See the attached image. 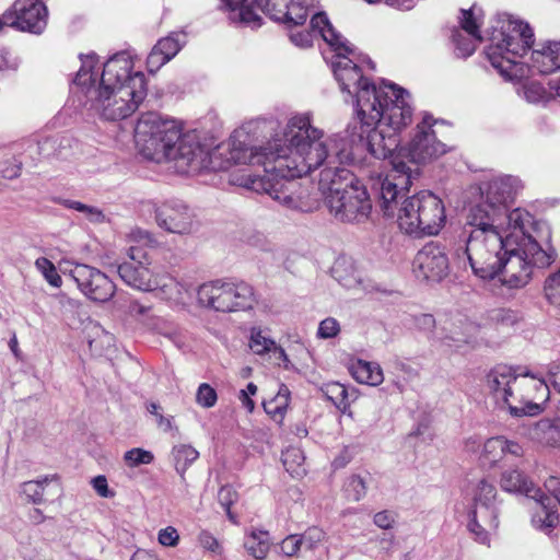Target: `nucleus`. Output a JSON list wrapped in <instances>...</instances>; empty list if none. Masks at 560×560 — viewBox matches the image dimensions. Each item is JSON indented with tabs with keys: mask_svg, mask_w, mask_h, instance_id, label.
<instances>
[{
	"mask_svg": "<svg viewBox=\"0 0 560 560\" xmlns=\"http://www.w3.org/2000/svg\"><path fill=\"white\" fill-rule=\"evenodd\" d=\"M311 112L291 115L281 131L272 132L265 150L245 151L244 159L264 163V175H248L244 186L268 194L289 210L310 211V191L295 178L320 167L326 160L341 165H359L365 153L378 160L390 158L398 148V137L383 127H363L362 121L349 126L345 136H326L313 124Z\"/></svg>",
	"mask_w": 560,
	"mask_h": 560,
	"instance_id": "f257e3e1",
	"label": "nucleus"
},
{
	"mask_svg": "<svg viewBox=\"0 0 560 560\" xmlns=\"http://www.w3.org/2000/svg\"><path fill=\"white\" fill-rule=\"evenodd\" d=\"M277 129V121L255 118L235 130L228 144L211 148L198 131L182 132L175 120L163 119L158 114L142 115L135 128V142L140 154L150 161L173 162L178 173L189 174L203 170L223 171L232 164L258 165L262 162L244 159L245 151H262L266 142L257 145L253 141L269 139Z\"/></svg>",
	"mask_w": 560,
	"mask_h": 560,
	"instance_id": "f03ea898",
	"label": "nucleus"
},
{
	"mask_svg": "<svg viewBox=\"0 0 560 560\" xmlns=\"http://www.w3.org/2000/svg\"><path fill=\"white\" fill-rule=\"evenodd\" d=\"M81 67L73 80L88 110L105 120L129 117L147 95L144 74L133 70V57L121 51L100 65L95 54L81 55Z\"/></svg>",
	"mask_w": 560,
	"mask_h": 560,
	"instance_id": "7ed1b4c3",
	"label": "nucleus"
},
{
	"mask_svg": "<svg viewBox=\"0 0 560 560\" xmlns=\"http://www.w3.org/2000/svg\"><path fill=\"white\" fill-rule=\"evenodd\" d=\"M392 173L381 182L380 207L385 217L396 218L405 233L436 235L445 224L443 201L430 191H420L405 198L412 179L419 175L399 156L390 161Z\"/></svg>",
	"mask_w": 560,
	"mask_h": 560,
	"instance_id": "20e7f679",
	"label": "nucleus"
},
{
	"mask_svg": "<svg viewBox=\"0 0 560 560\" xmlns=\"http://www.w3.org/2000/svg\"><path fill=\"white\" fill-rule=\"evenodd\" d=\"M487 385L493 398L505 405L513 417L539 415L550 394L545 380L509 365L492 369Z\"/></svg>",
	"mask_w": 560,
	"mask_h": 560,
	"instance_id": "39448f33",
	"label": "nucleus"
},
{
	"mask_svg": "<svg viewBox=\"0 0 560 560\" xmlns=\"http://www.w3.org/2000/svg\"><path fill=\"white\" fill-rule=\"evenodd\" d=\"M521 179L512 175L494 176L479 186V200L471 205L466 215L467 225L494 223L517 228H532L533 217L524 209L508 211L522 189Z\"/></svg>",
	"mask_w": 560,
	"mask_h": 560,
	"instance_id": "423d86ee",
	"label": "nucleus"
},
{
	"mask_svg": "<svg viewBox=\"0 0 560 560\" xmlns=\"http://www.w3.org/2000/svg\"><path fill=\"white\" fill-rule=\"evenodd\" d=\"M327 165L319 174V189L325 197L329 212L340 222L360 223L371 214L372 202L366 187L347 167L326 160Z\"/></svg>",
	"mask_w": 560,
	"mask_h": 560,
	"instance_id": "0eeeda50",
	"label": "nucleus"
},
{
	"mask_svg": "<svg viewBox=\"0 0 560 560\" xmlns=\"http://www.w3.org/2000/svg\"><path fill=\"white\" fill-rule=\"evenodd\" d=\"M410 94L393 83L361 90L358 98V119L363 127L380 126L397 135L412 121Z\"/></svg>",
	"mask_w": 560,
	"mask_h": 560,
	"instance_id": "6e6552de",
	"label": "nucleus"
},
{
	"mask_svg": "<svg viewBox=\"0 0 560 560\" xmlns=\"http://www.w3.org/2000/svg\"><path fill=\"white\" fill-rule=\"evenodd\" d=\"M533 42L534 33L527 23L506 16L499 20L493 27L486 56L504 80L521 81L528 71V67L521 59Z\"/></svg>",
	"mask_w": 560,
	"mask_h": 560,
	"instance_id": "1a4fd4ad",
	"label": "nucleus"
},
{
	"mask_svg": "<svg viewBox=\"0 0 560 560\" xmlns=\"http://www.w3.org/2000/svg\"><path fill=\"white\" fill-rule=\"evenodd\" d=\"M313 26L319 28L322 38L332 48L335 55L331 69L342 93L351 100L355 98V113L358 114V98L361 90L377 88L364 74L365 69L374 70L373 61L353 50L348 42L332 27L326 13L317 12L312 16Z\"/></svg>",
	"mask_w": 560,
	"mask_h": 560,
	"instance_id": "9d476101",
	"label": "nucleus"
},
{
	"mask_svg": "<svg viewBox=\"0 0 560 560\" xmlns=\"http://www.w3.org/2000/svg\"><path fill=\"white\" fill-rule=\"evenodd\" d=\"M532 228H514L506 241V253L499 276L509 289H521L528 284L533 270L546 268L556 259V250L548 244L540 246L529 233Z\"/></svg>",
	"mask_w": 560,
	"mask_h": 560,
	"instance_id": "9b49d317",
	"label": "nucleus"
},
{
	"mask_svg": "<svg viewBox=\"0 0 560 560\" xmlns=\"http://www.w3.org/2000/svg\"><path fill=\"white\" fill-rule=\"evenodd\" d=\"M488 224L468 225L471 230L465 249L474 275L481 280L499 276L506 253V236L513 232V226Z\"/></svg>",
	"mask_w": 560,
	"mask_h": 560,
	"instance_id": "f8f14e48",
	"label": "nucleus"
},
{
	"mask_svg": "<svg viewBox=\"0 0 560 560\" xmlns=\"http://www.w3.org/2000/svg\"><path fill=\"white\" fill-rule=\"evenodd\" d=\"M198 303L217 312H243L254 308L257 299L254 289L245 282L222 280L201 284L197 290Z\"/></svg>",
	"mask_w": 560,
	"mask_h": 560,
	"instance_id": "ddd939ff",
	"label": "nucleus"
},
{
	"mask_svg": "<svg viewBox=\"0 0 560 560\" xmlns=\"http://www.w3.org/2000/svg\"><path fill=\"white\" fill-rule=\"evenodd\" d=\"M436 120L424 114L422 120L416 126L410 141L401 151L416 165H424L444 155L448 149L438 140L433 126Z\"/></svg>",
	"mask_w": 560,
	"mask_h": 560,
	"instance_id": "4468645a",
	"label": "nucleus"
},
{
	"mask_svg": "<svg viewBox=\"0 0 560 560\" xmlns=\"http://www.w3.org/2000/svg\"><path fill=\"white\" fill-rule=\"evenodd\" d=\"M130 261L118 266L121 280L132 289L151 292L158 289L161 273L155 271L147 253L137 246L128 249Z\"/></svg>",
	"mask_w": 560,
	"mask_h": 560,
	"instance_id": "2eb2a0df",
	"label": "nucleus"
},
{
	"mask_svg": "<svg viewBox=\"0 0 560 560\" xmlns=\"http://www.w3.org/2000/svg\"><path fill=\"white\" fill-rule=\"evenodd\" d=\"M317 0H253L275 22L283 23L288 28L302 26L314 11Z\"/></svg>",
	"mask_w": 560,
	"mask_h": 560,
	"instance_id": "dca6fc26",
	"label": "nucleus"
},
{
	"mask_svg": "<svg viewBox=\"0 0 560 560\" xmlns=\"http://www.w3.org/2000/svg\"><path fill=\"white\" fill-rule=\"evenodd\" d=\"M155 220L170 233L187 235L198 230L194 211L180 200H167L155 207Z\"/></svg>",
	"mask_w": 560,
	"mask_h": 560,
	"instance_id": "f3484780",
	"label": "nucleus"
},
{
	"mask_svg": "<svg viewBox=\"0 0 560 560\" xmlns=\"http://www.w3.org/2000/svg\"><path fill=\"white\" fill-rule=\"evenodd\" d=\"M4 24L23 32L40 34L47 25V8L38 0H15L4 13Z\"/></svg>",
	"mask_w": 560,
	"mask_h": 560,
	"instance_id": "a211bd4d",
	"label": "nucleus"
},
{
	"mask_svg": "<svg viewBox=\"0 0 560 560\" xmlns=\"http://www.w3.org/2000/svg\"><path fill=\"white\" fill-rule=\"evenodd\" d=\"M70 276L77 283L80 291L89 299L96 302H106L115 293L114 282L101 270L84 265L77 264L71 270Z\"/></svg>",
	"mask_w": 560,
	"mask_h": 560,
	"instance_id": "6ab92c4d",
	"label": "nucleus"
},
{
	"mask_svg": "<svg viewBox=\"0 0 560 560\" xmlns=\"http://www.w3.org/2000/svg\"><path fill=\"white\" fill-rule=\"evenodd\" d=\"M448 269V258L444 248L434 242L425 244L412 262L415 276L423 280L440 281L447 276Z\"/></svg>",
	"mask_w": 560,
	"mask_h": 560,
	"instance_id": "aec40b11",
	"label": "nucleus"
},
{
	"mask_svg": "<svg viewBox=\"0 0 560 560\" xmlns=\"http://www.w3.org/2000/svg\"><path fill=\"white\" fill-rule=\"evenodd\" d=\"M459 23L468 37H464L458 31H456L453 34V42L456 46L457 56L466 58L475 51L476 43L481 40L479 32L481 10L476 5H472L468 10H462Z\"/></svg>",
	"mask_w": 560,
	"mask_h": 560,
	"instance_id": "412c9836",
	"label": "nucleus"
},
{
	"mask_svg": "<svg viewBox=\"0 0 560 560\" xmlns=\"http://www.w3.org/2000/svg\"><path fill=\"white\" fill-rule=\"evenodd\" d=\"M524 455L525 447L521 443L504 435H497L483 442L479 458L483 464L493 466L502 460L521 458Z\"/></svg>",
	"mask_w": 560,
	"mask_h": 560,
	"instance_id": "4be33fe9",
	"label": "nucleus"
},
{
	"mask_svg": "<svg viewBox=\"0 0 560 560\" xmlns=\"http://www.w3.org/2000/svg\"><path fill=\"white\" fill-rule=\"evenodd\" d=\"M499 526L495 505L474 504L468 529L477 542L489 546L490 536Z\"/></svg>",
	"mask_w": 560,
	"mask_h": 560,
	"instance_id": "5701e85b",
	"label": "nucleus"
},
{
	"mask_svg": "<svg viewBox=\"0 0 560 560\" xmlns=\"http://www.w3.org/2000/svg\"><path fill=\"white\" fill-rule=\"evenodd\" d=\"M521 435L542 446H560V418L540 419L534 423L523 425Z\"/></svg>",
	"mask_w": 560,
	"mask_h": 560,
	"instance_id": "b1692460",
	"label": "nucleus"
},
{
	"mask_svg": "<svg viewBox=\"0 0 560 560\" xmlns=\"http://www.w3.org/2000/svg\"><path fill=\"white\" fill-rule=\"evenodd\" d=\"M186 43L184 33H172L161 38L152 48L147 58V67L151 73L156 72L162 66L174 58Z\"/></svg>",
	"mask_w": 560,
	"mask_h": 560,
	"instance_id": "393cba45",
	"label": "nucleus"
},
{
	"mask_svg": "<svg viewBox=\"0 0 560 560\" xmlns=\"http://www.w3.org/2000/svg\"><path fill=\"white\" fill-rule=\"evenodd\" d=\"M530 68L541 74L560 70V42L548 40L532 51Z\"/></svg>",
	"mask_w": 560,
	"mask_h": 560,
	"instance_id": "a878e982",
	"label": "nucleus"
},
{
	"mask_svg": "<svg viewBox=\"0 0 560 560\" xmlns=\"http://www.w3.org/2000/svg\"><path fill=\"white\" fill-rule=\"evenodd\" d=\"M474 331L475 326L472 323L468 322L466 318L456 316L445 319L441 328L433 332V337L438 340L444 342L452 341L456 346H459L460 343L468 342Z\"/></svg>",
	"mask_w": 560,
	"mask_h": 560,
	"instance_id": "bb28decb",
	"label": "nucleus"
},
{
	"mask_svg": "<svg viewBox=\"0 0 560 560\" xmlns=\"http://www.w3.org/2000/svg\"><path fill=\"white\" fill-rule=\"evenodd\" d=\"M533 500L535 502L532 515L533 526L538 530L550 534L560 524L557 510L549 505L550 499L541 491L536 495V499Z\"/></svg>",
	"mask_w": 560,
	"mask_h": 560,
	"instance_id": "cd10ccee",
	"label": "nucleus"
},
{
	"mask_svg": "<svg viewBox=\"0 0 560 560\" xmlns=\"http://www.w3.org/2000/svg\"><path fill=\"white\" fill-rule=\"evenodd\" d=\"M161 299L173 306L186 307L190 301L189 285L179 282L170 275L161 273L160 283L155 290Z\"/></svg>",
	"mask_w": 560,
	"mask_h": 560,
	"instance_id": "c85d7f7f",
	"label": "nucleus"
},
{
	"mask_svg": "<svg viewBox=\"0 0 560 560\" xmlns=\"http://www.w3.org/2000/svg\"><path fill=\"white\" fill-rule=\"evenodd\" d=\"M348 369L352 377L360 384L378 386L384 382L383 369L377 362L354 359L350 361Z\"/></svg>",
	"mask_w": 560,
	"mask_h": 560,
	"instance_id": "c756f323",
	"label": "nucleus"
},
{
	"mask_svg": "<svg viewBox=\"0 0 560 560\" xmlns=\"http://www.w3.org/2000/svg\"><path fill=\"white\" fill-rule=\"evenodd\" d=\"M500 483L504 491L522 493L530 499H536L541 491L518 469L505 470L501 476Z\"/></svg>",
	"mask_w": 560,
	"mask_h": 560,
	"instance_id": "7c9ffc66",
	"label": "nucleus"
},
{
	"mask_svg": "<svg viewBox=\"0 0 560 560\" xmlns=\"http://www.w3.org/2000/svg\"><path fill=\"white\" fill-rule=\"evenodd\" d=\"M324 395L330 400L342 413L351 416L350 405L357 399L354 389H348L343 384L330 382L322 388Z\"/></svg>",
	"mask_w": 560,
	"mask_h": 560,
	"instance_id": "2f4dec72",
	"label": "nucleus"
},
{
	"mask_svg": "<svg viewBox=\"0 0 560 560\" xmlns=\"http://www.w3.org/2000/svg\"><path fill=\"white\" fill-rule=\"evenodd\" d=\"M171 456L176 472L185 483L186 471L199 458V452L190 444H176L172 447Z\"/></svg>",
	"mask_w": 560,
	"mask_h": 560,
	"instance_id": "473e14b6",
	"label": "nucleus"
},
{
	"mask_svg": "<svg viewBox=\"0 0 560 560\" xmlns=\"http://www.w3.org/2000/svg\"><path fill=\"white\" fill-rule=\"evenodd\" d=\"M244 548L257 560L265 559L270 549L269 533L261 529H250L245 534Z\"/></svg>",
	"mask_w": 560,
	"mask_h": 560,
	"instance_id": "72a5a7b5",
	"label": "nucleus"
},
{
	"mask_svg": "<svg viewBox=\"0 0 560 560\" xmlns=\"http://www.w3.org/2000/svg\"><path fill=\"white\" fill-rule=\"evenodd\" d=\"M226 1L231 10L230 19L232 21L240 22L241 24L252 28H256L261 25V18L252 5L247 4V0Z\"/></svg>",
	"mask_w": 560,
	"mask_h": 560,
	"instance_id": "f704fd0d",
	"label": "nucleus"
},
{
	"mask_svg": "<svg viewBox=\"0 0 560 560\" xmlns=\"http://www.w3.org/2000/svg\"><path fill=\"white\" fill-rule=\"evenodd\" d=\"M291 393L289 388L281 384L278 393L269 400L262 402L266 413L277 423L281 424L284 420Z\"/></svg>",
	"mask_w": 560,
	"mask_h": 560,
	"instance_id": "c9c22d12",
	"label": "nucleus"
},
{
	"mask_svg": "<svg viewBox=\"0 0 560 560\" xmlns=\"http://www.w3.org/2000/svg\"><path fill=\"white\" fill-rule=\"evenodd\" d=\"M282 463L285 470L294 478H301L306 474L305 456L298 447H288L282 453Z\"/></svg>",
	"mask_w": 560,
	"mask_h": 560,
	"instance_id": "e433bc0d",
	"label": "nucleus"
},
{
	"mask_svg": "<svg viewBox=\"0 0 560 560\" xmlns=\"http://www.w3.org/2000/svg\"><path fill=\"white\" fill-rule=\"evenodd\" d=\"M528 103H545L550 97V92L538 81L526 79L517 91Z\"/></svg>",
	"mask_w": 560,
	"mask_h": 560,
	"instance_id": "4c0bfd02",
	"label": "nucleus"
},
{
	"mask_svg": "<svg viewBox=\"0 0 560 560\" xmlns=\"http://www.w3.org/2000/svg\"><path fill=\"white\" fill-rule=\"evenodd\" d=\"M304 552H314L327 541L326 532L317 526H311L299 535Z\"/></svg>",
	"mask_w": 560,
	"mask_h": 560,
	"instance_id": "58836bf2",
	"label": "nucleus"
},
{
	"mask_svg": "<svg viewBox=\"0 0 560 560\" xmlns=\"http://www.w3.org/2000/svg\"><path fill=\"white\" fill-rule=\"evenodd\" d=\"M66 147H70V139L59 136L49 137L37 142V152L43 158L61 156Z\"/></svg>",
	"mask_w": 560,
	"mask_h": 560,
	"instance_id": "ea45409f",
	"label": "nucleus"
},
{
	"mask_svg": "<svg viewBox=\"0 0 560 560\" xmlns=\"http://www.w3.org/2000/svg\"><path fill=\"white\" fill-rule=\"evenodd\" d=\"M88 342L92 353L102 355L106 348L113 345V335L100 326H93L88 335Z\"/></svg>",
	"mask_w": 560,
	"mask_h": 560,
	"instance_id": "a19ab883",
	"label": "nucleus"
},
{
	"mask_svg": "<svg viewBox=\"0 0 560 560\" xmlns=\"http://www.w3.org/2000/svg\"><path fill=\"white\" fill-rule=\"evenodd\" d=\"M51 480L45 477L39 480L25 481L20 486V493L23 494L28 502L40 504L44 501L45 487Z\"/></svg>",
	"mask_w": 560,
	"mask_h": 560,
	"instance_id": "79ce46f5",
	"label": "nucleus"
},
{
	"mask_svg": "<svg viewBox=\"0 0 560 560\" xmlns=\"http://www.w3.org/2000/svg\"><path fill=\"white\" fill-rule=\"evenodd\" d=\"M249 347L255 354L262 355L272 352L277 343L273 339L266 336L260 328H252Z\"/></svg>",
	"mask_w": 560,
	"mask_h": 560,
	"instance_id": "37998d69",
	"label": "nucleus"
},
{
	"mask_svg": "<svg viewBox=\"0 0 560 560\" xmlns=\"http://www.w3.org/2000/svg\"><path fill=\"white\" fill-rule=\"evenodd\" d=\"M67 209H72L84 214V217L93 222L101 223L105 220V215L101 209L94 206H89L77 200L61 199L59 201Z\"/></svg>",
	"mask_w": 560,
	"mask_h": 560,
	"instance_id": "c03bdc74",
	"label": "nucleus"
},
{
	"mask_svg": "<svg viewBox=\"0 0 560 560\" xmlns=\"http://www.w3.org/2000/svg\"><path fill=\"white\" fill-rule=\"evenodd\" d=\"M124 463L128 468H136L140 465H150L154 460V455L151 451L135 447L124 454Z\"/></svg>",
	"mask_w": 560,
	"mask_h": 560,
	"instance_id": "a18cd8bd",
	"label": "nucleus"
},
{
	"mask_svg": "<svg viewBox=\"0 0 560 560\" xmlns=\"http://www.w3.org/2000/svg\"><path fill=\"white\" fill-rule=\"evenodd\" d=\"M544 292L547 301L560 311V269L546 279Z\"/></svg>",
	"mask_w": 560,
	"mask_h": 560,
	"instance_id": "49530a36",
	"label": "nucleus"
},
{
	"mask_svg": "<svg viewBox=\"0 0 560 560\" xmlns=\"http://www.w3.org/2000/svg\"><path fill=\"white\" fill-rule=\"evenodd\" d=\"M35 267L50 285L55 288H59L61 285V277L57 272L55 265L49 259L46 257L37 258L35 260Z\"/></svg>",
	"mask_w": 560,
	"mask_h": 560,
	"instance_id": "de8ad7c7",
	"label": "nucleus"
},
{
	"mask_svg": "<svg viewBox=\"0 0 560 560\" xmlns=\"http://www.w3.org/2000/svg\"><path fill=\"white\" fill-rule=\"evenodd\" d=\"M497 490L494 486L486 480H480L475 489V504L495 505Z\"/></svg>",
	"mask_w": 560,
	"mask_h": 560,
	"instance_id": "09e8293b",
	"label": "nucleus"
},
{
	"mask_svg": "<svg viewBox=\"0 0 560 560\" xmlns=\"http://www.w3.org/2000/svg\"><path fill=\"white\" fill-rule=\"evenodd\" d=\"M290 30V40L298 47L306 48L310 47L313 43V37L315 34H318L322 36V33L319 32L318 27L313 26V22L311 21V31L303 30V31H294V28Z\"/></svg>",
	"mask_w": 560,
	"mask_h": 560,
	"instance_id": "8fccbe9b",
	"label": "nucleus"
},
{
	"mask_svg": "<svg viewBox=\"0 0 560 560\" xmlns=\"http://www.w3.org/2000/svg\"><path fill=\"white\" fill-rule=\"evenodd\" d=\"M345 491L352 501H360L366 493V483L360 476H351L348 478Z\"/></svg>",
	"mask_w": 560,
	"mask_h": 560,
	"instance_id": "3c124183",
	"label": "nucleus"
},
{
	"mask_svg": "<svg viewBox=\"0 0 560 560\" xmlns=\"http://www.w3.org/2000/svg\"><path fill=\"white\" fill-rule=\"evenodd\" d=\"M218 395L215 389L208 383L199 385L196 393V402L202 408H211L217 404Z\"/></svg>",
	"mask_w": 560,
	"mask_h": 560,
	"instance_id": "603ef678",
	"label": "nucleus"
},
{
	"mask_svg": "<svg viewBox=\"0 0 560 560\" xmlns=\"http://www.w3.org/2000/svg\"><path fill=\"white\" fill-rule=\"evenodd\" d=\"M22 171V162L15 156L7 159L0 163V174L7 179H14L20 176Z\"/></svg>",
	"mask_w": 560,
	"mask_h": 560,
	"instance_id": "864d4df0",
	"label": "nucleus"
},
{
	"mask_svg": "<svg viewBox=\"0 0 560 560\" xmlns=\"http://www.w3.org/2000/svg\"><path fill=\"white\" fill-rule=\"evenodd\" d=\"M339 331V323L332 317H327L319 323L317 336L322 339H329L336 337Z\"/></svg>",
	"mask_w": 560,
	"mask_h": 560,
	"instance_id": "5fc2aeb1",
	"label": "nucleus"
},
{
	"mask_svg": "<svg viewBox=\"0 0 560 560\" xmlns=\"http://www.w3.org/2000/svg\"><path fill=\"white\" fill-rule=\"evenodd\" d=\"M518 314L509 308H498L492 311L491 319L502 325H514L518 320Z\"/></svg>",
	"mask_w": 560,
	"mask_h": 560,
	"instance_id": "6e6d98bb",
	"label": "nucleus"
},
{
	"mask_svg": "<svg viewBox=\"0 0 560 560\" xmlns=\"http://www.w3.org/2000/svg\"><path fill=\"white\" fill-rule=\"evenodd\" d=\"M158 540L162 546L175 547L179 542V534L175 527L167 526L159 530Z\"/></svg>",
	"mask_w": 560,
	"mask_h": 560,
	"instance_id": "4d7b16f0",
	"label": "nucleus"
},
{
	"mask_svg": "<svg viewBox=\"0 0 560 560\" xmlns=\"http://www.w3.org/2000/svg\"><path fill=\"white\" fill-rule=\"evenodd\" d=\"M281 552L288 557L295 556L299 551H302L301 540L299 534L289 535L280 544Z\"/></svg>",
	"mask_w": 560,
	"mask_h": 560,
	"instance_id": "13d9d810",
	"label": "nucleus"
},
{
	"mask_svg": "<svg viewBox=\"0 0 560 560\" xmlns=\"http://www.w3.org/2000/svg\"><path fill=\"white\" fill-rule=\"evenodd\" d=\"M219 502L220 504L228 512V515L232 518L230 509L234 504V502L237 500V493L233 490L230 486H224L220 489L219 494Z\"/></svg>",
	"mask_w": 560,
	"mask_h": 560,
	"instance_id": "bf43d9fd",
	"label": "nucleus"
},
{
	"mask_svg": "<svg viewBox=\"0 0 560 560\" xmlns=\"http://www.w3.org/2000/svg\"><path fill=\"white\" fill-rule=\"evenodd\" d=\"M92 486L95 492L102 498H113L114 491L108 488L107 479L105 476L100 475L92 479Z\"/></svg>",
	"mask_w": 560,
	"mask_h": 560,
	"instance_id": "052dcab7",
	"label": "nucleus"
},
{
	"mask_svg": "<svg viewBox=\"0 0 560 560\" xmlns=\"http://www.w3.org/2000/svg\"><path fill=\"white\" fill-rule=\"evenodd\" d=\"M199 541L205 549L213 553H221V545L211 534L207 532L201 533L199 536Z\"/></svg>",
	"mask_w": 560,
	"mask_h": 560,
	"instance_id": "680f3d73",
	"label": "nucleus"
},
{
	"mask_svg": "<svg viewBox=\"0 0 560 560\" xmlns=\"http://www.w3.org/2000/svg\"><path fill=\"white\" fill-rule=\"evenodd\" d=\"M373 521L377 527L382 529H388L393 527V524L395 523V516L392 512L381 511L374 515Z\"/></svg>",
	"mask_w": 560,
	"mask_h": 560,
	"instance_id": "e2e57ef3",
	"label": "nucleus"
},
{
	"mask_svg": "<svg viewBox=\"0 0 560 560\" xmlns=\"http://www.w3.org/2000/svg\"><path fill=\"white\" fill-rule=\"evenodd\" d=\"M152 306L140 303L139 301H131L128 305V314L136 318H142L147 316Z\"/></svg>",
	"mask_w": 560,
	"mask_h": 560,
	"instance_id": "0e129e2a",
	"label": "nucleus"
},
{
	"mask_svg": "<svg viewBox=\"0 0 560 560\" xmlns=\"http://www.w3.org/2000/svg\"><path fill=\"white\" fill-rule=\"evenodd\" d=\"M548 377L552 387L560 394V360L549 365Z\"/></svg>",
	"mask_w": 560,
	"mask_h": 560,
	"instance_id": "69168bd1",
	"label": "nucleus"
},
{
	"mask_svg": "<svg viewBox=\"0 0 560 560\" xmlns=\"http://www.w3.org/2000/svg\"><path fill=\"white\" fill-rule=\"evenodd\" d=\"M481 445L483 446V443L477 435H470L463 442L464 451L468 454H478Z\"/></svg>",
	"mask_w": 560,
	"mask_h": 560,
	"instance_id": "338daca9",
	"label": "nucleus"
},
{
	"mask_svg": "<svg viewBox=\"0 0 560 560\" xmlns=\"http://www.w3.org/2000/svg\"><path fill=\"white\" fill-rule=\"evenodd\" d=\"M545 487L560 504V479L551 476L545 481Z\"/></svg>",
	"mask_w": 560,
	"mask_h": 560,
	"instance_id": "774afa93",
	"label": "nucleus"
}]
</instances>
